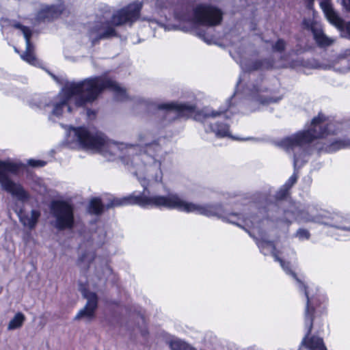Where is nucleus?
I'll use <instances>...</instances> for the list:
<instances>
[{"label": "nucleus", "instance_id": "obj_5", "mask_svg": "<svg viewBox=\"0 0 350 350\" xmlns=\"http://www.w3.org/2000/svg\"><path fill=\"white\" fill-rule=\"evenodd\" d=\"M304 213V211H301L296 207H293L292 209L284 210L285 218L283 219V221L287 225H291L292 221L287 218L288 216L297 221L301 217L300 219L304 222H314L345 231H347L348 226L347 224L349 223V219L338 212L322 210L314 216L306 217H303Z\"/></svg>", "mask_w": 350, "mask_h": 350}, {"label": "nucleus", "instance_id": "obj_40", "mask_svg": "<svg viewBox=\"0 0 350 350\" xmlns=\"http://www.w3.org/2000/svg\"><path fill=\"white\" fill-rule=\"evenodd\" d=\"M342 2L347 10H350V0H343Z\"/></svg>", "mask_w": 350, "mask_h": 350}, {"label": "nucleus", "instance_id": "obj_2", "mask_svg": "<svg viewBox=\"0 0 350 350\" xmlns=\"http://www.w3.org/2000/svg\"><path fill=\"white\" fill-rule=\"evenodd\" d=\"M149 191L146 187L142 193L136 194L133 192L126 196V200L128 205H137L141 208H165L167 209H176L179 211L196 213L206 217L216 216L218 217H226L224 210L221 204L200 205L189 202L181 199L177 194H169L167 196L155 195L148 196L144 191Z\"/></svg>", "mask_w": 350, "mask_h": 350}, {"label": "nucleus", "instance_id": "obj_39", "mask_svg": "<svg viewBox=\"0 0 350 350\" xmlns=\"http://www.w3.org/2000/svg\"><path fill=\"white\" fill-rule=\"evenodd\" d=\"M86 256H87V253H86V252H83V254L79 256V259H78V262H79V264H80V263L83 262L85 260V259Z\"/></svg>", "mask_w": 350, "mask_h": 350}, {"label": "nucleus", "instance_id": "obj_10", "mask_svg": "<svg viewBox=\"0 0 350 350\" xmlns=\"http://www.w3.org/2000/svg\"><path fill=\"white\" fill-rule=\"evenodd\" d=\"M193 17L197 23L206 27L219 25L224 18L223 11L211 3H199L193 10Z\"/></svg>", "mask_w": 350, "mask_h": 350}, {"label": "nucleus", "instance_id": "obj_43", "mask_svg": "<svg viewBox=\"0 0 350 350\" xmlns=\"http://www.w3.org/2000/svg\"><path fill=\"white\" fill-rule=\"evenodd\" d=\"M14 51H15L16 53L20 54V55L21 54V52H20V51H19V50H18L16 46H14Z\"/></svg>", "mask_w": 350, "mask_h": 350}, {"label": "nucleus", "instance_id": "obj_1", "mask_svg": "<svg viewBox=\"0 0 350 350\" xmlns=\"http://www.w3.org/2000/svg\"><path fill=\"white\" fill-rule=\"evenodd\" d=\"M106 89L113 91L116 96L122 98L126 96V90L111 79L104 76L92 77L66 85L62 89L59 101L53 106V113L56 116H62L65 107H68L70 111L68 103L72 98H75V105L79 107L92 103Z\"/></svg>", "mask_w": 350, "mask_h": 350}, {"label": "nucleus", "instance_id": "obj_36", "mask_svg": "<svg viewBox=\"0 0 350 350\" xmlns=\"http://www.w3.org/2000/svg\"><path fill=\"white\" fill-rule=\"evenodd\" d=\"M296 235L301 239H309L310 237L309 231L304 228H299L297 231Z\"/></svg>", "mask_w": 350, "mask_h": 350}, {"label": "nucleus", "instance_id": "obj_15", "mask_svg": "<svg viewBox=\"0 0 350 350\" xmlns=\"http://www.w3.org/2000/svg\"><path fill=\"white\" fill-rule=\"evenodd\" d=\"M252 92L254 94L255 100L263 105H269L272 103H278L283 98L282 95H279L278 92L274 90H271L267 88L261 89L256 85H254Z\"/></svg>", "mask_w": 350, "mask_h": 350}, {"label": "nucleus", "instance_id": "obj_45", "mask_svg": "<svg viewBox=\"0 0 350 350\" xmlns=\"http://www.w3.org/2000/svg\"><path fill=\"white\" fill-rule=\"evenodd\" d=\"M347 231L350 232V226H347Z\"/></svg>", "mask_w": 350, "mask_h": 350}, {"label": "nucleus", "instance_id": "obj_34", "mask_svg": "<svg viewBox=\"0 0 350 350\" xmlns=\"http://www.w3.org/2000/svg\"><path fill=\"white\" fill-rule=\"evenodd\" d=\"M272 49L275 52L283 53L286 49V42L283 39L279 38L273 45Z\"/></svg>", "mask_w": 350, "mask_h": 350}, {"label": "nucleus", "instance_id": "obj_41", "mask_svg": "<svg viewBox=\"0 0 350 350\" xmlns=\"http://www.w3.org/2000/svg\"><path fill=\"white\" fill-rule=\"evenodd\" d=\"M148 330H147V329H145V330H142V335L143 336H144V337H145V336H146V335H148Z\"/></svg>", "mask_w": 350, "mask_h": 350}, {"label": "nucleus", "instance_id": "obj_16", "mask_svg": "<svg viewBox=\"0 0 350 350\" xmlns=\"http://www.w3.org/2000/svg\"><path fill=\"white\" fill-rule=\"evenodd\" d=\"M85 297L87 298L86 304L75 317V320H79L83 317L92 320L95 317V312L98 308V297L96 293L92 292L86 295Z\"/></svg>", "mask_w": 350, "mask_h": 350}, {"label": "nucleus", "instance_id": "obj_12", "mask_svg": "<svg viewBox=\"0 0 350 350\" xmlns=\"http://www.w3.org/2000/svg\"><path fill=\"white\" fill-rule=\"evenodd\" d=\"M320 5L330 23L345 32L350 38V21L345 23L343 19L334 11L332 3L328 0L321 1Z\"/></svg>", "mask_w": 350, "mask_h": 350}, {"label": "nucleus", "instance_id": "obj_13", "mask_svg": "<svg viewBox=\"0 0 350 350\" xmlns=\"http://www.w3.org/2000/svg\"><path fill=\"white\" fill-rule=\"evenodd\" d=\"M273 258L276 262H278L282 269L288 273L290 274L296 280V281L299 283V289L303 291L304 295L306 298V301H308V299L313 297H318L321 295H325L321 292H320L318 289L313 293H310L308 290V286L301 280H299L297 275V273L293 271L291 269V265L290 262L286 261L281 258L277 252H273Z\"/></svg>", "mask_w": 350, "mask_h": 350}, {"label": "nucleus", "instance_id": "obj_44", "mask_svg": "<svg viewBox=\"0 0 350 350\" xmlns=\"http://www.w3.org/2000/svg\"><path fill=\"white\" fill-rule=\"evenodd\" d=\"M228 215H236L237 216V215H238V214L232 213H229Z\"/></svg>", "mask_w": 350, "mask_h": 350}, {"label": "nucleus", "instance_id": "obj_19", "mask_svg": "<svg viewBox=\"0 0 350 350\" xmlns=\"http://www.w3.org/2000/svg\"><path fill=\"white\" fill-rule=\"evenodd\" d=\"M26 48L25 51L21 54V58L32 66H36L38 64V60L35 54V46L31 41V37L26 38Z\"/></svg>", "mask_w": 350, "mask_h": 350}, {"label": "nucleus", "instance_id": "obj_42", "mask_svg": "<svg viewBox=\"0 0 350 350\" xmlns=\"http://www.w3.org/2000/svg\"><path fill=\"white\" fill-rule=\"evenodd\" d=\"M99 29H100V27H94L92 29V32H97V31H99Z\"/></svg>", "mask_w": 350, "mask_h": 350}, {"label": "nucleus", "instance_id": "obj_30", "mask_svg": "<svg viewBox=\"0 0 350 350\" xmlns=\"http://www.w3.org/2000/svg\"><path fill=\"white\" fill-rule=\"evenodd\" d=\"M171 350H195L186 342L181 340H172L170 343Z\"/></svg>", "mask_w": 350, "mask_h": 350}, {"label": "nucleus", "instance_id": "obj_17", "mask_svg": "<svg viewBox=\"0 0 350 350\" xmlns=\"http://www.w3.org/2000/svg\"><path fill=\"white\" fill-rule=\"evenodd\" d=\"M63 12L64 8L59 5H46L39 10L37 14V18L40 21L51 22L58 18Z\"/></svg>", "mask_w": 350, "mask_h": 350}, {"label": "nucleus", "instance_id": "obj_21", "mask_svg": "<svg viewBox=\"0 0 350 350\" xmlns=\"http://www.w3.org/2000/svg\"><path fill=\"white\" fill-rule=\"evenodd\" d=\"M312 35L317 46L320 48H326L333 43V40L328 38L320 27L318 29H314Z\"/></svg>", "mask_w": 350, "mask_h": 350}, {"label": "nucleus", "instance_id": "obj_38", "mask_svg": "<svg viewBox=\"0 0 350 350\" xmlns=\"http://www.w3.org/2000/svg\"><path fill=\"white\" fill-rule=\"evenodd\" d=\"M198 34L199 35V36L203 39L204 41L207 42V39L206 38V33L205 31L204 30H201V31H199V32L198 33Z\"/></svg>", "mask_w": 350, "mask_h": 350}, {"label": "nucleus", "instance_id": "obj_28", "mask_svg": "<svg viewBox=\"0 0 350 350\" xmlns=\"http://www.w3.org/2000/svg\"><path fill=\"white\" fill-rule=\"evenodd\" d=\"M25 320V317L22 312H17L10 320L8 324L9 329H15L20 328Z\"/></svg>", "mask_w": 350, "mask_h": 350}, {"label": "nucleus", "instance_id": "obj_7", "mask_svg": "<svg viewBox=\"0 0 350 350\" xmlns=\"http://www.w3.org/2000/svg\"><path fill=\"white\" fill-rule=\"evenodd\" d=\"M157 108L160 110L173 111L176 113L174 119H193L198 120L200 117L204 118L212 117L215 118L225 114L228 109L212 111L211 113H203L199 110L196 105H189L187 103H178L177 102L164 103L158 105Z\"/></svg>", "mask_w": 350, "mask_h": 350}, {"label": "nucleus", "instance_id": "obj_25", "mask_svg": "<svg viewBox=\"0 0 350 350\" xmlns=\"http://www.w3.org/2000/svg\"><path fill=\"white\" fill-rule=\"evenodd\" d=\"M256 243L260 252L264 255H267L271 252L273 256V252H277V254H278V251L277 250L276 246L273 241L261 239L258 240Z\"/></svg>", "mask_w": 350, "mask_h": 350}, {"label": "nucleus", "instance_id": "obj_32", "mask_svg": "<svg viewBox=\"0 0 350 350\" xmlns=\"http://www.w3.org/2000/svg\"><path fill=\"white\" fill-rule=\"evenodd\" d=\"M290 196V190L282 185L280 189L275 193V198L277 200H286Z\"/></svg>", "mask_w": 350, "mask_h": 350}, {"label": "nucleus", "instance_id": "obj_18", "mask_svg": "<svg viewBox=\"0 0 350 350\" xmlns=\"http://www.w3.org/2000/svg\"><path fill=\"white\" fill-rule=\"evenodd\" d=\"M14 211L17 214L19 221L22 225L24 227H27L31 230L36 228L41 215L40 211L33 209L31 211V217L29 218L25 213L23 207L18 209H15Z\"/></svg>", "mask_w": 350, "mask_h": 350}, {"label": "nucleus", "instance_id": "obj_8", "mask_svg": "<svg viewBox=\"0 0 350 350\" xmlns=\"http://www.w3.org/2000/svg\"><path fill=\"white\" fill-rule=\"evenodd\" d=\"M143 3L139 1H135L115 11L110 20L105 23L113 27H121L128 25L132 26L139 20Z\"/></svg>", "mask_w": 350, "mask_h": 350}, {"label": "nucleus", "instance_id": "obj_22", "mask_svg": "<svg viewBox=\"0 0 350 350\" xmlns=\"http://www.w3.org/2000/svg\"><path fill=\"white\" fill-rule=\"evenodd\" d=\"M209 129L211 132L215 133L218 137H231L230 126L228 124L223 122L210 124Z\"/></svg>", "mask_w": 350, "mask_h": 350}, {"label": "nucleus", "instance_id": "obj_31", "mask_svg": "<svg viewBox=\"0 0 350 350\" xmlns=\"http://www.w3.org/2000/svg\"><path fill=\"white\" fill-rule=\"evenodd\" d=\"M11 26L16 29H19L22 31L24 38L32 37V31L29 27L25 26L19 22L14 21Z\"/></svg>", "mask_w": 350, "mask_h": 350}, {"label": "nucleus", "instance_id": "obj_29", "mask_svg": "<svg viewBox=\"0 0 350 350\" xmlns=\"http://www.w3.org/2000/svg\"><path fill=\"white\" fill-rule=\"evenodd\" d=\"M126 199V196L123 198H113L105 205V208L108 210L113 207L128 206Z\"/></svg>", "mask_w": 350, "mask_h": 350}, {"label": "nucleus", "instance_id": "obj_9", "mask_svg": "<svg viewBox=\"0 0 350 350\" xmlns=\"http://www.w3.org/2000/svg\"><path fill=\"white\" fill-rule=\"evenodd\" d=\"M50 209L55 218V228L59 230L72 229L75 226L74 207L64 200H54L51 202Z\"/></svg>", "mask_w": 350, "mask_h": 350}, {"label": "nucleus", "instance_id": "obj_20", "mask_svg": "<svg viewBox=\"0 0 350 350\" xmlns=\"http://www.w3.org/2000/svg\"><path fill=\"white\" fill-rule=\"evenodd\" d=\"M144 148V152L153 159L154 163H158V165L160 167L161 163L156 158L162 151V147L159 142V139L154 140L151 143L146 144Z\"/></svg>", "mask_w": 350, "mask_h": 350}, {"label": "nucleus", "instance_id": "obj_6", "mask_svg": "<svg viewBox=\"0 0 350 350\" xmlns=\"http://www.w3.org/2000/svg\"><path fill=\"white\" fill-rule=\"evenodd\" d=\"M25 168V165L22 163L0 160V185L1 187L23 203L29 200L30 194L21 184L14 183L8 174L17 175Z\"/></svg>", "mask_w": 350, "mask_h": 350}, {"label": "nucleus", "instance_id": "obj_27", "mask_svg": "<svg viewBox=\"0 0 350 350\" xmlns=\"http://www.w3.org/2000/svg\"><path fill=\"white\" fill-rule=\"evenodd\" d=\"M299 158L297 154H294L293 156V166L295 168V171L293 174L289 177V178L286 181V183L283 185L284 187L288 188L289 190L292 188V187L297 183L298 179V175L297 170V166L298 165Z\"/></svg>", "mask_w": 350, "mask_h": 350}, {"label": "nucleus", "instance_id": "obj_26", "mask_svg": "<svg viewBox=\"0 0 350 350\" xmlns=\"http://www.w3.org/2000/svg\"><path fill=\"white\" fill-rule=\"evenodd\" d=\"M105 208L100 198L94 197L90 201L88 205V211L90 214L100 215Z\"/></svg>", "mask_w": 350, "mask_h": 350}, {"label": "nucleus", "instance_id": "obj_23", "mask_svg": "<svg viewBox=\"0 0 350 350\" xmlns=\"http://www.w3.org/2000/svg\"><path fill=\"white\" fill-rule=\"evenodd\" d=\"M118 36V33L117 32L116 29L113 27L110 26L109 25H106L104 31L102 33H98L95 38H94L92 40V45L95 46L96 44H98L101 40L109 39Z\"/></svg>", "mask_w": 350, "mask_h": 350}, {"label": "nucleus", "instance_id": "obj_3", "mask_svg": "<svg viewBox=\"0 0 350 350\" xmlns=\"http://www.w3.org/2000/svg\"><path fill=\"white\" fill-rule=\"evenodd\" d=\"M326 295L308 299L304 311V322L307 329L302 344L308 350H327L322 338L311 336L313 329L317 334L323 331L325 319L327 314Z\"/></svg>", "mask_w": 350, "mask_h": 350}, {"label": "nucleus", "instance_id": "obj_33", "mask_svg": "<svg viewBox=\"0 0 350 350\" xmlns=\"http://www.w3.org/2000/svg\"><path fill=\"white\" fill-rule=\"evenodd\" d=\"M301 25L304 29L310 30L312 34L314 29H319L316 27V22L310 18H304Z\"/></svg>", "mask_w": 350, "mask_h": 350}, {"label": "nucleus", "instance_id": "obj_24", "mask_svg": "<svg viewBox=\"0 0 350 350\" xmlns=\"http://www.w3.org/2000/svg\"><path fill=\"white\" fill-rule=\"evenodd\" d=\"M273 62L272 60L264 58L261 59H256L247 66L249 71H255L262 69L269 70L273 68Z\"/></svg>", "mask_w": 350, "mask_h": 350}, {"label": "nucleus", "instance_id": "obj_14", "mask_svg": "<svg viewBox=\"0 0 350 350\" xmlns=\"http://www.w3.org/2000/svg\"><path fill=\"white\" fill-rule=\"evenodd\" d=\"M314 146L319 154L334 153L342 149L350 148V139L344 137L335 139L331 142H318Z\"/></svg>", "mask_w": 350, "mask_h": 350}, {"label": "nucleus", "instance_id": "obj_37", "mask_svg": "<svg viewBox=\"0 0 350 350\" xmlns=\"http://www.w3.org/2000/svg\"><path fill=\"white\" fill-rule=\"evenodd\" d=\"M306 6L308 10H311L314 7V0H305Z\"/></svg>", "mask_w": 350, "mask_h": 350}, {"label": "nucleus", "instance_id": "obj_4", "mask_svg": "<svg viewBox=\"0 0 350 350\" xmlns=\"http://www.w3.org/2000/svg\"><path fill=\"white\" fill-rule=\"evenodd\" d=\"M327 121L328 117L323 113L319 112L318 115L312 119L309 129L284 138L282 141V144L288 150L293 149L296 146L310 144L315 139L338 135V130L332 129L333 124Z\"/></svg>", "mask_w": 350, "mask_h": 350}, {"label": "nucleus", "instance_id": "obj_35", "mask_svg": "<svg viewBox=\"0 0 350 350\" xmlns=\"http://www.w3.org/2000/svg\"><path fill=\"white\" fill-rule=\"evenodd\" d=\"M46 161L39 159H30L27 161L28 165L32 167H42L46 165Z\"/></svg>", "mask_w": 350, "mask_h": 350}, {"label": "nucleus", "instance_id": "obj_11", "mask_svg": "<svg viewBox=\"0 0 350 350\" xmlns=\"http://www.w3.org/2000/svg\"><path fill=\"white\" fill-rule=\"evenodd\" d=\"M72 130L78 143L83 148L100 151L106 144L103 137L92 134L84 126L75 127Z\"/></svg>", "mask_w": 350, "mask_h": 350}]
</instances>
